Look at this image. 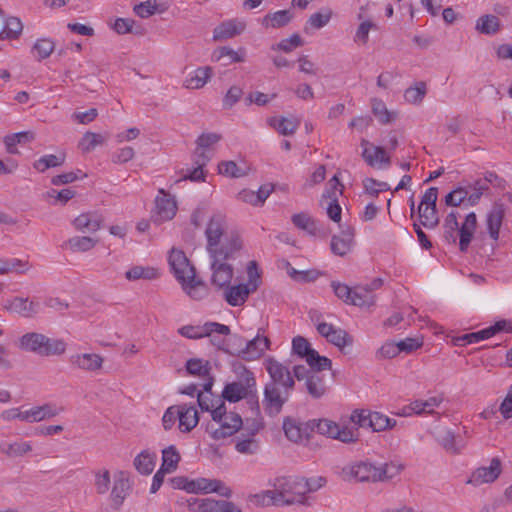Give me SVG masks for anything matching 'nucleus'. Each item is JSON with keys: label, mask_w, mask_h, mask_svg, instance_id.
I'll use <instances>...</instances> for the list:
<instances>
[{"label": "nucleus", "mask_w": 512, "mask_h": 512, "mask_svg": "<svg viewBox=\"0 0 512 512\" xmlns=\"http://www.w3.org/2000/svg\"><path fill=\"white\" fill-rule=\"evenodd\" d=\"M237 376L238 379L236 381L225 384L221 394L222 399L230 403H236L245 399L250 408L258 415L260 413V405L254 373L241 365Z\"/></svg>", "instance_id": "obj_1"}, {"label": "nucleus", "mask_w": 512, "mask_h": 512, "mask_svg": "<svg viewBox=\"0 0 512 512\" xmlns=\"http://www.w3.org/2000/svg\"><path fill=\"white\" fill-rule=\"evenodd\" d=\"M225 220L221 214L213 215L206 227L205 236L207 238V251L209 255H214L215 252L229 251L240 252L242 249V240L236 233H232L230 236L225 237L224 241L221 242V238L224 234Z\"/></svg>", "instance_id": "obj_2"}, {"label": "nucleus", "mask_w": 512, "mask_h": 512, "mask_svg": "<svg viewBox=\"0 0 512 512\" xmlns=\"http://www.w3.org/2000/svg\"><path fill=\"white\" fill-rule=\"evenodd\" d=\"M269 485L275 489L280 506L305 503L304 477L280 476L270 480Z\"/></svg>", "instance_id": "obj_3"}, {"label": "nucleus", "mask_w": 512, "mask_h": 512, "mask_svg": "<svg viewBox=\"0 0 512 512\" xmlns=\"http://www.w3.org/2000/svg\"><path fill=\"white\" fill-rule=\"evenodd\" d=\"M19 347L40 356H59L66 351V343L62 339L49 338L41 333L30 332L20 338Z\"/></svg>", "instance_id": "obj_4"}, {"label": "nucleus", "mask_w": 512, "mask_h": 512, "mask_svg": "<svg viewBox=\"0 0 512 512\" xmlns=\"http://www.w3.org/2000/svg\"><path fill=\"white\" fill-rule=\"evenodd\" d=\"M238 253L232 252V249H230L225 251V253L215 252L214 255H209L210 268L212 270L210 281L217 290H223L231 283L234 269L227 261L235 259Z\"/></svg>", "instance_id": "obj_5"}, {"label": "nucleus", "mask_w": 512, "mask_h": 512, "mask_svg": "<svg viewBox=\"0 0 512 512\" xmlns=\"http://www.w3.org/2000/svg\"><path fill=\"white\" fill-rule=\"evenodd\" d=\"M342 474L345 480L354 479L356 482L378 483L379 464L367 459L343 467Z\"/></svg>", "instance_id": "obj_6"}, {"label": "nucleus", "mask_w": 512, "mask_h": 512, "mask_svg": "<svg viewBox=\"0 0 512 512\" xmlns=\"http://www.w3.org/2000/svg\"><path fill=\"white\" fill-rule=\"evenodd\" d=\"M233 339L239 342V346L245 344L244 348L238 349L232 355H237L245 361H253L260 358L264 352L270 349V339L257 334L253 339L245 341L243 337L235 335Z\"/></svg>", "instance_id": "obj_7"}, {"label": "nucleus", "mask_w": 512, "mask_h": 512, "mask_svg": "<svg viewBox=\"0 0 512 512\" xmlns=\"http://www.w3.org/2000/svg\"><path fill=\"white\" fill-rule=\"evenodd\" d=\"M291 390H282L274 383H266L262 404L267 415L274 417L278 415L283 405L288 401Z\"/></svg>", "instance_id": "obj_8"}, {"label": "nucleus", "mask_w": 512, "mask_h": 512, "mask_svg": "<svg viewBox=\"0 0 512 512\" xmlns=\"http://www.w3.org/2000/svg\"><path fill=\"white\" fill-rule=\"evenodd\" d=\"M265 369L270 376L268 383H274L284 390H293L295 387V380L289 368L277 361L273 357H268L264 361Z\"/></svg>", "instance_id": "obj_9"}, {"label": "nucleus", "mask_w": 512, "mask_h": 512, "mask_svg": "<svg viewBox=\"0 0 512 512\" xmlns=\"http://www.w3.org/2000/svg\"><path fill=\"white\" fill-rule=\"evenodd\" d=\"M502 331L512 333V322L501 320L496 322L494 325L480 331L464 334L463 336L456 339L457 345L464 346L467 344L478 343Z\"/></svg>", "instance_id": "obj_10"}, {"label": "nucleus", "mask_w": 512, "mask_h": 512, "mask_svg": "<svg viewBox=\"0 0 512 512\" xmlns=\"http://www.w3.org/2000/svg\"><path fill=\"white\" fill-rule=\"evenodd\" d=\"M502 472L501 460L497 457L493 458L488 467H478L474 470L466 481L467 484L480 486L486 483H492L500 476Z\"/></svg>", "instance_id": "obj_11"}, {"label": "nucleus", "mask_w": 512, "mask_h": 512, "mask_svg": "<svg viewBox=\"0 0 512 512\" xmlns=\"http://www.w3.org/2000/svg\"><path fill=\"white\" fill-rule=\"evenodd\" d=\"M168 262L175 278L180 282H184L189 274L196 273V269L190 264L185 253L181 250L172 249L168 258Z\"/></svg>", "instance_id": "obj_12"}, {"label": "nucleus", "mask_w": 512, "mask_h": 512, "mask_svg": "<svg viewBox=\"0 0 512 512\" xmlns=\"http://www.w3.org/2000/svg\"><path fill=\"white\" fill-rule=\"evenodd\" d=\"M259 429L258 425L253 428H244L243 432L235 439V450L244 455L256 454L260 449L259 441L255 438Z\"/></svg>", "instance_id": "obj_13"}, {"label": "nucleus", "mask_w": 512, "mask_h": 512, "mask_svg": "<svg viewBox=\"0 0 512 512\" xmlns=\"http://www.w3.org/2000/svg\"><path fill=\"white\" fill-rule=\"evenodd\" d=\"M219 427L212 430L211 436L215 440L225 439L234 435L243 426V420L238 413L230 412L223 420L216 421Z\"/></svg>", "instance_id": "obj_14"}, {"label": "nucleus", "mask_w": 512, "mask_h": 512, "mask_svg": "<svg viewBox=\"0 0 512 512\" xmlns=\"http://www.w3.org/2000/svg\"><path fill=\"white\" fill-rule=\"evenodd\" d=\"M223 297L225 301L233 307L243 305L248 299L249 295L257 290V285L237 284L231 286L230 284L225 287Z\"/></svg>", "instance_id": "obj_15"}, {"label": "nucleus", "mask_w": 512, "mask_h": 512, "mask_svg": "<svg viewBox=\"0 0 512 512\" xmlns=\"http://www.w3.org/2000/svg\"><path fill=\"white\" fill-rule=\"evenodd\" d=\"M505 216V208L502 203H494L491 210L486 216V225L489 236L497 241L499 238L500 228Z\"/></svg>", "instance_id": "obj_16"}, {"label": "nucleus", "mask_w": 512, "mask_h": 512, "mask_svg": "<svg viewBox=\"0 0 512 512\" xmlns=\"http://www.w3.org/2000/svg\"><path fill=\"white\" fill-rule=\"evenodd\" d=\"M361 146L363 147L362 157L368 165L374 166L377 161L386 166L390 165V157L386 155L385 148L374 146L364 138L361 140Z\"/></svg>", "instance_id": "obj_17"}, {"label": "nucleus", "mask_w": 512, "mask_h": 512, "mask_svg": "<svg viewBox=\"0 0 512 512\" xmlns=\"http://www.w3.org/2000/svg\"><path fill=\"white\" fill-rule=\"evenodd\" d=\"M477 227V216L474 212L466 215L464 222L459 229V249L466 252L473 239Z\"/></svg>", "instance_id": "obj_18"}, {"label": "nucleus", "mask_w": 512, "mask_h": 512, "mask_svg": "<svg viewBox=\"0 0 512 512\" xmlns=\"http://www.w3.org/2000/svg\"><path fill=\"white\" fill-rule=\"evenodd\" d=\"M183 290L194 300H201L208 296V286L196 273L189 274L184 282H180Z\"/></svg>", "instance_id": "obj_19"}, {"label": "nucleus", "mask_w": 512, "mask_h": 512, "mask_svg": "<svg viewBox=\"0 0 512 512\" xmlns=\"http://www.w3.org/2000/svg\"><path fill=\"white\" fill-rule=\"evenodd\" d=\"M71 365L86 371H97L101 369L103 358L96 353L74 354L69 359Z\"/></svg>", "instance_id": "obj_20"}, {"label": "nucleus", "mask_w": 512, "mask_h": 512, "mask_svg": "<svg viewBox=\"0 0 512 512\" xmlns=\"http://www.w3.org/2000/svg\"><path fill=\"white\" fill-rule=\"evenodd\" d=\"M102 221V216L97 212H87L76 217L73 225L79 231L93 233L101 228Z\"/></svg>", "instance_id": "obj_21"}, {"label": "nucleus", "mask_w": 512, "mask_h": 512, "mask_svg": "<svg viewBox=\"0 0 512 512\" xmlns=\"http://www.w3.org/2000/svg\"><path fill=\"white\" fill-rule=\"evenodd\" d=\"M354 237V230L351 227L341 231L340 235H334L331 239V250L335 255H346L352 246Z\"/></svg>", "instance_id": "obj_22"}, {"label": "nucleus", "mask_w": 512, "mask_h": 512, "mask_svg": "<svg viewBox=\"0 0 512 512\" xmlns=\"http://www.w3.org/2000/svg\"><path fill=\"white\" fill-rule=\"evenodd\" d=\"M6 308L23 317H33L39 312L40 303L29 301L28 298L15 297L10 301Z\"/></svg>", "instance_id": "obj_23"}, {"label": "nucleus", "mask_w": 512, "mask_h": 512, "mask_svg": "<svg viewBox=\"0 0 512 512\" xmlns=\"http://www.w3.org/2000/svg\"><path fill=\"white\" fill-rule=\"evenodd\" d=\"M199 512H242L233 502L204 498L198 506Z\"/></svg>", "instance_id": "obj_24"}, {"label": "nucleus", "mask_w": 512, "mask_h": 512, "mask_svg": "<svg viewBox=\"0 0 512 512\" xmlns=\"http://www.w3.org/2000/svg\"><path fill=\"white\" fill-rule=\"evenodd\" d=\"M199 422V415L194 406L179 405V429L190 432Z\"/></svg>", "instance_id": "obj_25"}, {"label": "nucleus", "mask_w": 512, "mask_h": 512, "mask_svg": "<svg viewBox=\"0 0 512 512\" xmlns=\"http://www.w3.org/2000/svg\"><path fill=\"white\" fill-rule=\"evenodd\" d=\"M211 159V155L206 154L204 151L198 153L194 152V164L196 167L184 176V180H191L194 182L205 181L204 167L208 164Z\"/></svg>", "instance_id": "obj_26"}, {"label": "nucleus", "mask_w": 512, "mask_h": 512, "mask_svg": "<svg viewBox=\"0 0 512 512\" xmlns=\"http://www.w3.org/2000/svg\"><path fill=\"white\" fill-rule=\"evenodd\" d=\"M441 397H430L427 400H415L404 409L403 415H411V413L422 414L432 413L435 407H438L442 402Z\"/></svg>", "instance_id": "obj_27"}, {"label": "nucleus", "mask_w": 512, "mask_h": 512, "mask_svg": "<svg viewBox=\"0 0 512 512\" xmlns=\"http://www.w3.org/2000/svg\"><path fill=\"white\" fill-rule=\"evenodd\" d=\"M224 58H228L227 62H224L223 65H229L231 63H239L245 61V49L240 48L239 51H234L230 47H219L214 50L212 54V59L214 61H221Z\"/></svg>", "instance_id": "obj_28"}, {"label": "nucleus", "mask_w": 512, "mask_h": 512, "mask_svg": "<svg viewBox=\"0 0 512 512\" xmlns=\"http://www.w3.org/2000/svg\"><path fill=\"white\" fill-rule=\"evenodd\" d=\"M155 204L157 220L167 221L175 216L177 210L176 203L172 199L167 198L166 195L156 198Z\"/></svg>", "instance_id": "obj_29"}, {"label": "nucleus", "mask_w": 512, "mask_h": 512, "mask_svg": "<svg viewBox=\"0 0 512 512\" xmlns=\"http://www.w3.org/2000/svg\"><path fill=\"white\" fill-rule=\"evenodd\" d=\"M244 28V24H237L235 21L223 22L214 29L213 39L222 40L232 38L241 34Z\"/></svg>", "instance_id": "obj_30"}, {"label": "nucleus", "mask_w": 512, "mask_h": 512, "mask_svg": "<svg viewBox=\"0 0 512 512\" xmlns=\"http://www.w3.org/2000/svg\"><path fill=\"white\" fill-rule=\"evenodd\" d=\"M308 394L314 399H320L323 397L328 390L327 385L323 379V376L312 372L305 382Z\"/></svg>", "instance_id": "obj_31"}, {"label": "nucleus", "mask_w": 512, "mask_h": 512, "mask_svg": "<svg viewBox=\"0 0 512 512\" xmlns=\"http://www.w3.org/2000/svg\"><path fill=\"white\" fill-rule=\"evenodd\" d=\"M130 489V483L127 478L124 477L123 473H120L119 478L115 479L114 485L111 491V499L115 508H119L124 499L126 498Z\"/></svg>", "instance_id": "obj_32"}, {"label": "nucleus", "mask_w": 512, "mask_h": 512, "mask_svg": "<svg viewBox=\"0 0 512 512\" xmlns=\"http://www.w3.org/2000/svg\"><path fill=\"white\" fill-rule=\"evenodd\" d=\"M212 75V68L209 66L197 68L193 74L188 77L184 86L188 89H199L202 88Z\"/></svg>", "instance_id": "obj_33"}, {"label": "nucleus", "mask_w": 512, "mask_h": 512, "mask_svg": "<svg viewBox=\"0 0 512 512\" xmlns=\"http://www.w3.org/2000/svg\"><path fill=\"white\" fill-rule=\"evenodd\" d=\"M156 458L157 456L155 453L143 450L134 459V466L139 473L149 475L154 470Z\"/></svg>", "instance_id": "obj_34"}, {"label": "nucleus", "mask_w": 512, "mask_h": 512, "mask_svg": "<svg viewBox=\"0 0 512 512\" xmlns=\"http://www.w3.org/2000/svg\"><path fill=\"white\" fill-rule=\"evenodd\" d=\"M35 138L34 133L31 131H22L4 137V144L6 150L10 154H17V144H26L33 141Z\"/></svg>", "instance_id": "obj_35"}, {"label": "nucleus", "mask_w": 512, "mask_h": 512, "mask_svg": "<svg viewBox=\"0 0 512 512\" xmlns=\"http://www.w3.org/2000/svg\"><path fill=\"white\" fill-rule=\"evenodd\" d=\"M293 19L290 10H279L274 13H268L262 20V25L266 28H281L286 26Z\"/></svg>", "instance_id": "obj_36"}, {"label": "nucleus", "mask_w": 512, "mask_h": 512, "mask_svg": "<svg viewBox=\"0 0 512 512\" xmlns=\"http://www.w3.org/2000/svg\"><path fill=\"white\" fill-rule=\"evenodd\" d=\"M372 112L381 124H390L398 118V113L389 111L385 103L377 98L372 99Z\"/></svg>", "instance_id": "obj_37"}, {"label": "nucleus", "mask_w": 512, "mask_h": 512, "mask_svg": "<svg viewBox=\"0 0 512 512\" xmlns=\"http://www.w3.org/2000/svg\"><path fill=\"white\" fill-rule=\"evenodd\" d=\"M300 121L296 118H272L270 125L273 126L281 135H293L298 129Z\"/></svg>", "instance_id": "obj_38"}, {"label": "nucleus", "mask_w": 512, "mask_h": 512, "mask_svg": "<svg viewBox=\"0 0 512 512\" xmlns=\"http://www.w3.org/2000/svg\"><path fill=\"white\" fill-rule=\"evenodd\" d=\"M23 24L18 17H8L4 21V27L0 31V40L17 39L21 35Z\"/></svg>", "instance_id": "obj_39"}, {"label": "nucleus", "mask_w": 512, "mask_h": 512, "mask_svg": "<svg viewBox=\"0 0 512 512\" xmlns=\"http://www.w3.org/2000/svg\"><path fill=\"white\" fill-rule=\"evenodd\" d=\"M457 212L451 211L445 218L443 228V237L449 244L455 245L457 242L456 232L459 233V223L457 219Z\"/></svg>", "instance_id": "obj_40"}, {"label": "nucleus", "mask_w": 512, "mask_h": 512, "mask_svg": "<svg viewBox=\"0 0 512 512\" xmlns=\"http://www.w3.org/2000/svg\"><path fill=\"white\" fill-rule=\"evenodd\" d=\"M370 416V426L374 432H381L385 430L392 429L396 425V420L393 418H389L388 416L380 413V412H372V414H367Z\"/></svg>", "instance_id": "obj_41"}, {"label": "nucleus", "mask_w": 512, "mask_h": 512, "mask_svg": "<svg viewBox=\"0 0 512 512\" xmlns=\"http://www.w3.org/2000/svg\"><path fill=\"white\" fill-rule=\"evenodd\" d=\"M125 277L129 281L139 279L154 280L159 277V271L153 267L133 266L125 273Z\"/></svg>", "instance_id": "obj_42"}, {"label": "nucleus", "mask_w": 512, "mask_h": 512, "mask_svg": "<svg viewBox=\"0 0 512 512\" xmlns=\"http://www.w3.org/2000/svg\"><path fill=\"white\" fill-rule=\"evenodd\" d=\"M167 7L165 5H159L157 0H147L136 4L133 8L135 14L140 18H148L155 13L165 12Z\"/></svg>", "instance_id": "obj_43"}, {"label": "nucleus", "mask_w": 512, "mask_h": 512, "mask_svg": "<svg viewBox=\"0 0 512 512\" xmlns=\"http://www.w3.org/2000/svg\"><path fill=\"white\" fill-rule=\"evenodd\" d=\"M418 215L421 224L426 228L433 229L439 224V217L436 207L430 205H419Z\"/></svg>", "instance_id": "obj_44"}, {"label": "nucleus", "mask_w": 512, "mask_h": 512, "mask_svg": "<svg viewBox=\"0 0 512 512\" xmlns=\"http://www.w3.org/2000/svg\"><path fill=\"white\" fill-rule=\"evenodd\" d=\"M180 460L179 452L174 445H170L162 450V465L160 468L171 473L177 469Z\"/></svg>", "instance_id": "obj_45"}, {"label": "nucleus", "mask_w": 512, "mask_h": 512, "mask_svg": "<svg viewBox=\"0 0 512 512\" xmlns=\"http://www.w3.org/2000/svg\"><path fill=\"white\" fill-rule=\"evenodd\" d=\"M468 193L467 185L458 186L445 196V204L452 207L468 206Z\"/></svg>", "instance_id": "obj_46"}, {"label": "nucleus", "mask_w": 512, "mask_h": 512, "mask_svg": "<svg viewBox=\"0 0 512 512\" xmlns=\"http://www.w3.org/2000/svg\"><path fill=\"white\" fill-rule=\"evenodd\" d=\"M248 500L261 507L280 506L275 489L264 490L256 494L249 495Z\"/></svg>", "instance_id": "obj_47"}, {"label": "nucleus", "mask_w": 512, "mask_h": 512, "mask_svg": "<svg viewBox=\"0 0 512 512\" xmlns=\"http://www.w3.org/2000/svg\"><path fill=\"white\" fill-rule=\"evenodd\" d=\"M404 466L400 463L390 461L379 464V482H388L396 476L400 475Z\"/></svg>", "instance_id": "obj_48"}, {"label": "nucleus", "mask_w": 512, "mask_h": 512, "mask_svg": "<svg viewBox=\"0 0 512 512\" xmlns=\"http://www.w3.org/2000/svg\"><path fill=\"white\" fill-rule=\"evenodd\" d=\"M500 27V22L497 16L487 14L481 16L476 23V29L486 35L495 34Z\"/></svg>", "instance_id": "obj_49"}, {"label": "nucleus", "mask_w": 512, "mask_h": 512, "mask_svg": "<svg viewBox=\"0 0 512 512\" xmlns=\"http://www.w3.org/2000/svg\"><path fill=\"white\" fill-rule=\"evenodd\" d=\"M306 362L311 371L318 374L323 370H331L332 368V361L326 356H321L316 350L308 355Z\"/></svg>", "instance_id": "obj_50"}, {"label": "nucleus", "mask_w": 512, "mask_h": 512, "mask_svg": "<svg viewBox=\"0 0 512 512\" xmlns=\"http://www.w3.org/2000/svg\"><path fill=\"white\" fill-rule=\"evenodd\" d=\"M438 443L449 453L458 454L461 448L457 445L456 435L450 429L442 430L437 436Z\"/></svg>", "instance_id": "obj_51"}, {"label": "nucleus", "mask_w": 512, "mask_h": 512, "mask_svg": "<svg viewBox=\"0 0 512 512\" xmlns=\"http://www.w3.org/2000/svg\"><path fill=\"white\" fill-rule=\"evenodd\" d=\"M65 162V155L64 154H48L44 155L38 160H36L33 164V167L40 171L44 172L45 170L53 167L61 166Z\"/></svg>", "instance_id": "obj_52"}, {"label": "nucleus", "mask_w": 512, "mask_h": 512, "mask_svg": "<svg viewBox=\"0 0 512 512\" xmlns=\"http://www.w3.org/2000/svg\"><path fill=\"white\" fill-rule=\"evenodd\" d=\"M330 335L327 341L338 347L344 353H346L345 348L347 346L351 347L353 345V337L341 328H335Z\"/></svg>", "instance_id": "obj_53"}, {"label": "nucleus", "mask_w": 512, "mask_h": 512, "mask_svg": "<svg viewBox=\"0 0 512 512\" xmlns=\"http://www.w3.org/2000/svg\"><path fill=\"white\" fill-rule=\"evenodd\" d=\"M291 221L298 229L304 230L311 235H314L317 231L316 222L308 213L294 214Z\"/></svg>", "instance_id": "obj_54"}, {"label": "nucleus", "mask_w": 512, "mask_h": 512, "mask_svg": "<svg viewBox=\"0 0 512 512\" xmlns=\"http://www.w3.org/2000/svg\"><path fill=\"white\" fill-rule=\"evenodd\" d=\"M354 306L370 307L375 304V295L365 285L354 288Z\"/></svg>", "instance_id": "obj_55"}, {"label": "nucleus", "mask_w": 512, "mask_h": 512, "mask_svg": "<svg viewBox=\"0 0 512 512\" xmlns=\"http://www.w3.org/2000/svg\"><path fill=\"white\" fill-rule=\"evenodd\" d=\"M97 243L96 239L88 236H75L67 241V245L73 252H87Z\"/></svg>", "instance_id": "obj_56"}, {"label": "nucleus", "mask_w": 512, "mask_h": 512, "mask_svg": "<svg viewBox=\"0 0 512 512\" xmlns=\"http://www.w3.org/2000/svg\"><path fill=\"white\" fill-rule=\"evenodd\" d=\"M219 173L232 178H241L247 175V168L239 166L234 161H222L218 164Z\"/></svg>", "instance_id": "obj_57"}, {"label": "nucleus", "mask_w": 512, "mask_h": 512, "mask_svg": "<svg viewBox=\"0 0 512 512\" xmlns=\"http://www.w3.org/2000/svg\"><path fill=\"white\" fill-rule=\"evenodd\" d=\"M467 186L469 191L472 190V193H468V206L477 205L482 195L490 190L485 181L475 180L473 183H467Z\"/></svg>", "instance_id": "obj_58"}, {"label": "nucleus", "mask_w": 512, "mask_h": 512, "mask_svg": "<svg viewBox=\"0 0 512 512\" xmlns=\"http://www.w3.org/2000/svg\"><path fill=\"white\" fill-rule=\"evenodd\" d=\"M31 445L28 442H16L12 444H1L0 452L9 457H19L31 451Z\"/></svg>", "instance_id": "obj_59"}, {"label": "nucleus", "mask_w": 512, "mask_h": 512, "mask_svg": "<svg viewBox=\"0 0 512 512\" xmlns=\"http://www.w3.org/2000/svg\"><path fill=\"white\" fill-rule=\"evenodd\" d=\"M331 288L334 294L344 303L354 305V289L338 281H332Z\"/></svg>", "instance_id": "obj_60"}, {"label": "nucleus", "mask_w": 512, "mask_h": 512, "mask_svg": "<svg viewBox=\"0 0 512 512\" xmlns=\"http://www.w3.org/2000/svg\"><path fill=\"white\" fill-rule=\"evenodd\" d=\"M186 370L189 374L194 376H208L210 372L209 362H204L202 359L198 358L189 359L186 363Z\"/></svg>", "instance_id": "obj_61"}, {"label": "nucleus", "mask_w": 512, "mask_h": 512, "mask_svg": "<svg viewBox=\"0 0 512 512\" xmlns=\"http://www.w3.org/2000/svg\"><path fill=\"white\" fill-rule=\"evenodd\" d=\"M426 95V84L424 82H417L414 87H409L405 90L404 98L407 102L417 104L421 103Z\"/></svg>", "instance_id": "obj_62"}, {"label": "nucleus", "mask_w": 512, "mask_h": 512, "mask_svg": "<svg viewBox=\"0 0 512 512\" xmlns=\"http://www.w3.org/2000/svg\"><path fill=\"white\" fill-rule=\"evenodd\" d=\"M135 21L130 18H117L114 22L113 29L116 33L123 35L127 33H133L136 35H142L143 32L140 27L134 29Z\"/></svg>", "instance_id": "obj_63"}, {"label": "nucleus", "mask_w": 512, "mask_h": 512, "mask_svg": "<svg viewBox=\"0 0 512 512\" xmlns=\"http://www.w3.org/2000/svg\"><path fill=\"white\" fill-rule=\"evenodd\" d=\"M104 138L94 132H86L79 142V148L83 152H90L95 149L96 146L103 144Z\"/></svg>", "instance_id": "obj_64"}]
</instances>
